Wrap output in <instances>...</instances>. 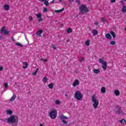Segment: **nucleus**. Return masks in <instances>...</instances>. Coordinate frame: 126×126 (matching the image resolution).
I'll return each instance as SVG.
<instances>
[{"instance_id":"nucleus-1","label":"nucleus","mask_w":126,"mask_h":126,"mask_svg":"<svg viewBox=\"0 0 126 126\" xmlns=\"http://www.w3.org/2000/svg\"><path fill=\"white\" fill-rule=\"evenodd\" d=\"M7 120V123L9 125L14 124L13 126H17V124H18V117L17 116L12 115Z\"/></svg>"},{"instance_id":"nucleus-2","label":"nucleus","mask_w":126,"mask_h":126,"mask_svg":"<svg viewBox=\"0 0 126 126\" xmlns=\"http://www.w3.org/2000/svg\"><path fill=\"white\" fill-rule=\"evenodd\" d=\"M79 10L80 14H84V13L88 12L89 8L86 5H81L79 8Z\"/></svg>"},{"instance_id":"nucleus-3","label":"nucleus","mask_w":126,"mask_h":126,"mask_svg":"<svg viewBox=\"0 0 126 126\" xmlns=\"http://www.w3.org/2000/svg\"><path fill=\"white\" fill-rule=\"evenodd\" d=\"M58 112L56 110H51L48 113V116L52 120H55L57 119Z\"/></svg>"},{"instance_id":"nucleus-4","label":"nucleus","mask_w":126,"mask_h":126,"mask_svg":"<svg viewBox=\"0 0 126 126\" xmlns=\"http://www.w3.org/2000/svg\"><path fill=\"white\" fill-rule=\"evenodd\" d=\"M74 97L78 101H80V100H82V99L83 98V94H82L80 92L76 91L75 93Z\"/></svg>"},{"instance_id":"nucleus-5","label":"nucleus","mask_w":126,"mask_h":126,"mask_svg":"<svg viewBox=\"0 0 126 126\" xmlns=\"http://www.w3.org/2000/svg\"><path fill=\"white\" fill-rule=\"evenodd\" d=\"M92 101L93 103V107H94V109H97L98 106H99V100H97L96 98H95V96H93Z\"/></svg>"},{"instance_id":"nucleus-6","label":"nucleus","mask_w":126,"mask_h":126,"mask_svg":"<svg viewBox=\"0 0 126 126\" xmlns=\"http://www.w3.org/2000/svg\"><path fill=\"white\" fill-rule=\"evenodd\" d=\"M98 61L99 62V63H102V67L103 68V69H104V70H106V68H107V62L106 61H103V59H99Z\"/></svg>"},{"instance_id":"nucleus-7","label":"nucleus","mask_w":126,"mask_h":126,"mask_svg":"<svg viewBox=\"0 0 126 126\" xmlns=\"http://www.w3.org/2000/svg\"><path fill=\"white\" fill-rule=\"evenodd\" d=\"M0 32L1 34H3V35H9L10 32L5 30V27H3L1 28Z\"/></svg>"},{"instance_id":"nucleus-8","label":"nucleus","mask_w":126,"mask_h":126,"mask_svg":"<svg viewBox=\"0 0 126 126\" xmlns=\"http://www.w3.org/2000/svg\"><path fill=\"white\" fill-rule=\"evenodd\" d=\"M59 118L61 120L63 124H65V125H67V122L64 120H68V118L66 116L63 115H62L59 116Z\"/></svg>"},{"instance_id":"nucleus-9","label":"nucleus","mask_w":126,"mask_h":126,"mask_svg":"<svg viewBox=\"0 0 126 126\" xmlns=\"http://www.w3.org/2000/svg\"><path fill=\"white\" fill-rule=\"evenodd\" d=\"M115 112L118 115L123 114V110H122V107L119 105H117L115 108Z\"/></svg>"},{"instance_id":"nucleus-10","label":"nucleus","mask_w":126,"mask_h":126,"mask_svg":"<svg viewBox=\"0 0 126 126\" xmlns=\"http://www.w3.org/2000/svg\"><path fill=\"white\" fill-rule=\"evenodd\" d=\"M77 85H79V81H78V80H75L72 84V86L75 87V86H77Z\"/></svg>"},{"instance_id":"nucleus-11","label":"nucleus","mask_w":126,"mask_h":126,"mask_svg":"<svg viewBox=\"0 0 126 126\" xmlns=\"http://www.w3.org/2000/svg\"><path fill=\"white\" fill-rule=\"evenodd\" d=\"M42 33H43V30H39L37 32L36 35H37V36H38V37H41V34H42Z\"/></svg>"},{"instance_id":"nucleus-12","label":"nucleus","mask_w":126,"mask_h":126,"mask_svg":"<svg viewBox=\"0 0 126 126\" xmlns=\"http://www.w3.org/2000/svg\"><path fill=\"white\" fill-rule=\"evenodd\" d=\"M105 37L107 38V39H109V40H111L112 39V35L110 33H106L105 34Z\"/></svg>"},{"instance_id":"nucleus-13","label":"nucleus","mask_w":126,"mask_h":126,"mask_svg":"<svg viewBox=\"0 0 126 126\" xmlns=\"http://www.w3.org/2000/svg\"><path fill=\"white\" fill-rule=\"evenodd\" d=\"M63 10H64V8H62L60 10H55V12H56V13H60L63 12Z\"/></svg>"},{"instance_id":"nucleus-14","label":"nucleus","mask_w":126,"mask_h":126,"mask_svg":"<svg viewBox=\"0 0 126 126\" xmlns=\"http://www.w3.org/2000/svg\"><path fill=\"white\" fill-rule=\"evenodd\" d=\"M4 9L6 11H7V10H9V6L7 4L4 5Z\"/></svg>"},{"instance_id":"nucleus-15","label":"nucleus","mask_w":126,"mask_h":126,"mask_svg":"<svg viewBox=\"0 0 126 126\" xmlns=\"http://www.w3.org/2000/svg\"><path fill=\"white\" fill-rule=\"evenodd\" d=\"M119 123H120V124H122V125H125V124H126V121L125 119H122L121 120H120Z\"/></svg>"},{"instance_id":"nucleus-16","label":"nucleus","mask_w":126,"mask_h":126,"mask_svg":"<svg viewBox=\"0 0 126 126\" xmlns=\"http://www.w3.org/2000/svg\"><path fill=\"white\" fill-rule=\"evenodd\" d=\"M94 73H96V74H98L100 72V70L98 69H94L93 70Z\"/></svg>"},{"instance_id":"nucleus-17","label":"nucleus","mask_w":126,"mask_h":126,"mask_svg":"<svg viewBox=\"0 0 126 126\" xmlns=\"http://www.w3.org/2000/svg\"><path fill=\"white\" fill-rule=\"evenodd\" d=\"M48 87L50 89H53L54 88V83H51L48 85Z\"/></svg>"},{"instance_id":"nucleus-18","label":"nucleus","mask_w":126,"mask_h":126,"mask_svg":"<svg viewBox=\"0 0 126 126\" xmlns=\"http://www.w3.org/2000/svg\"><path fill=\"white\" fill-rule=\"evenodd\" d=\"M114 94L116 95V96H120V91L119 90H115L114 92Z\"/></svg>"},{"instance_id":"nucleus-19","label":"nucleus","mask_w":126,"mask_h":126,"mask_svg":"<svg viewBox=\"0 0 126 126\" xmlns=\"http://www.w3.org/2000/svg\"><path fill=\"white\" fill-rule=\"evenodd\" d=\"M24 64H25V66H23V68H24V69H26V68L28 67V64L27 63L24 62Z\"/></svg>"},{"instance_id":"nucleus-20","label":"nucleus","mask_w":126,"mask_h":126,"mask_svg":"<svg viewBox=\"0 0 126 126\" xmlns=\"http://www.w3.org/2000/svg\"><path fill=\"white\" fill-rule=\"evenodd\" d=\"M110 34L112 35L113 38H116V33H115V32L111 31L110 32Z\"/></svg>"},{"instance_id":"nucleus-21","label":"nucleus","mask_w":126,"mask_h":126,"mask_svg":"<svg viewBox=\"0 0 126 126\" xmlns=\"http://www.w3.org/2000/svg\"><path fill=\"white\" fill-rule=\"evenodd\" d=\"M106 93V88L103 87L101 89V93Z\"/></svg>"},{"instance_id":"nucleus-22","label":"nucleus","mask_w":126,"mask_h":126,"mask_svg":"<svg viewBox=\"0 0 126 126\" xmlns=\"http://www.w3.org/2000/svg\"><path fill=\"white\" fill-rule=\"evenodd\" d=\"M122 12H124V13L126 12V6L125 5H123L122 7Z\"/></svg>"},{"instance_id":"nucleus-23","label":"nucleus","mask_w":126,"mask_h":126,"mask_svg":"<svg viewBox=\"0 0 126 126\" xmlns=\"http://www.w3.org/2000/svg\"><path fill=\"white\" fill-rule=\"evenodd\" d=\"M7 115H11L12 114V111L10 110H6Z\"/></svg>"},{"instance_id":"nucleus-24","label":"nucleus","mask_w":126,"mask_h":126,"mask_svg":"<svg viewBox=\"0 0 126 126\" xmlns=\"http://www.w3.org/2000/svg\"><path fill=\"white\" fill-rule=\"evenodd\" d=\"M15 44H16V45L18 46V47H23V45L19 42H17Z\"/></svg>"},{"instance_id":"nucleus-25","label":"nucleus","mask_w":126,"mask_h":126,"mask_svg":"<svg viewBox=\"0 0 126 126\" xmlns=\"http://www.w3.org/2000/svg\"><path fill=\"white\" fill-rule=\"evenodd\" d=\"M36 16L37 18H40L41 17H42V14L41 13H38L36 15Z\"/></svg>"},{"instance_id":"nucleus-26","label":"nucleus","mask_w":126,"mask_h":126,"mask_svg":"<svg viewBox=\"0 0 126 126\" xmlns=\"http://www.w3.org/2000/svg\"><path fill=\"white\" fill-rule=\"evenodd\" d=\"M47 81H48V78H47L46 77H44L42 79V81L43 82H47Z\"/></svg>"},{"instance_id":"nucleus-27","label":"nucleus","mask_w":126,"mask_h":126,"mask_svg":"<svg viewBox=\"0 0 126 126\" xmlns=\"http://www.w3.org/2000/svg\"><path fill=\"white\" fill-rule=\"evenodd\" d=\"M72 32V30L70 28L67 29V33H71Z\"/></svg>"},{"instance_id":"nucleus-28","label":"nucleus","mask_w":126,"mask_h":126,"mask_svg":"<svg viewBox=\"0 0 126 126\" xmlns=\"http://www.w3.org/2000/svg\"><path fill=\"white\" fill-rule=\"evenodd\" d=\"M93 33L94 35H97L98 34V32L96 30H94L93 31Z\"/></svg>"},{"instance_id":"nucleus-29","label":"nucleus","mask_w":126,"mask_h":126,"mask_svg":"<svg viewBox=\"0 0 126 126\" xmlns=\"http://www.w3.org/2000/svg\"><path fill=\"white\" fill-rule=\"evenodd\" d=\"M85 44H86V46H89V45H90V41L87 40Z\"/></svg>"},{"instance_id":"nucleus-30","label":"nucleus","mask_w":126,"mask_h":126,"mask_svg":"<svg viewBox=\"0 0 126 126\" xmlns=\"http://www.w3.org/2000/svg\"><path fill=\"white\" fill-rule=\"evenodd\" d=\"M47 11H48V8L46 7L44 8L43 9V13H45V12H47Z\"/></svg>"},{"instance_id":"nucleus-31","label":"nucleus","mask_w":126,"mask_h":126,"mask_svg":"<svg viewBox=\"0 0 126 126\" xmlns=\"http://www.w3.org/2000/svg\"><path fill=\"white\" fill-rule=\"evenodd\" d=\"M116 44V41H112L110 42V45H114Z\"/></svg>"},{"instance_id":"nucleus-32","label":"nucleus","mask_w":126,"mask_h":126,"mask_svg":"<svg viewBox=\"0 0 126 126\" xmlns=\"http://www.w3.org/2000/svg\"><path fill=\"white\" fill-rule=\"evenodd\" d=\"M55 103L57 105H60V104H61V101L59 100H56Z\"/></svg>"},{"instance_id":"nucleus-33","label":"nucleus","mask_w":126,"mask_h":126,"mask_svg":"<svg viewBox=\"0 0 126 126\" xmlns=\"http://www.w3.org/2000/svg\"><path fill=\"white\" fill-rule=\"evenodd\" d=\"M15 99V96H14V95H13L10 99V101L11 102H12V101H14V100Z\"/></svg>"},{"instance_id":"nucleus-34","label":"nucleus","mask_w":126,"mask_h":126,"mask_svg":"<svg viewBox=\"0 0 126 126\" xmlns=\"http://www.w3.org/2000/svg\"><path fill=\"white\" fill-rule=\"evenodd\" d=\"M44 4H45V5H46L47 6H48V5H49V1L46 0L44 2Z\"/></svg>"},{"instance_id":"nucleus-35","label":"nucleus","mask_w":126,"mask_h":126,"mask_svg":"<svg viewBox=\"0 0 126 126\" xmlns=\"http://www.w3.org/2000/svg\"><path fill=\"white\" fill-rule=\"evenodd\" d=\"M52 46L53 49H54V50H56L57 46H56V45L55 44H52Z\"/></svg>"},{"instance_id":"nucleus-36","label":"nucleus","mask_w":126,"mask_h":126,"mask_svg":"<svg viewBox=\"0 0 126 126\" xmlns=\"http://www.w3.org/2000/svg\"><path fill=\"white\" fill-rule=\"evenodd\" d=\"M38 21V22H41V21H43V19L41 17L39 18Z\"/></svg>"},{"instance_id":"nucleus-37","label":"nucleus","mask_w":126,"mask_h":126,"mask_svg":"<svg viewBox=\"0 0 126 126\" xmlns=\"http://www.w3.org/2000/svg\"><path fill=\"white\" fill-rule=\"evenodd\" d=\"M84 61V58H83V57H81L80 59V62L82 63V62H83Z\"/></svg>"},{"instance_id":"nucleus-38","label":"nucleus","mask_w":126,"mask_h":126,"mask_svg":"<svg viewBox=\"0 0 126 126\" xmlns=\"http://www.w3.org/2000/svg\"><path fill=\"white\" fill-rule=\"evenodd\" d=\"M76 2L78 3V4L80 5V0H76Z\"/></svg>"},{"instance_id":"nucleus-39","label":"nucleus","mask_w":126,"mask_h":126,"mask_svg":"<svg viewBox=\"0 0 126 126\" xmlns=\"http://www.w3.org/2000/svg\"><path fill=\"white\" fill-rule=\"evenodd\" d=\"M29 19L30 21H32V20H33V17H29Z\"/></svg>"},{"instance_id":"nucleus-40","label":"nucleus","mask_w":126,"mask_h":126,"mask_svg":"<svg viewBox=\"0 0 126 126\" xmlns=\"http://www.w3.org/2000/svg\"><path fill=\"white\" fill-rule=\"evenodd\" d=\"M40 61H42L43 62H47V59H43L42 58L40 59Z\"/></svg>"},{"instance_id":"nucleus-41","label":"nucleus","mask_w":126,"mask_h":126,"mask_svg":"<svg viewBox=\"0 0 126 126\" xmlns=\"http://www.w3.org/2000/svg\"><path fill=\"white\" fill-rule=\"evenodd\" d=\"M101 21L102 22H105V18H101Z\"/></svg>"},{"instance_id":"nucleus-42","label":"nucleus","mask_w":126,"mask_h":126,"mask_svg":"<svg viewBox=\"0 0 126 126\" xmlns=\"http://www.w3.org/2000/svg\"><path fill=\"white\" fill-rule=\"evenodd\" d=\"M7 86H8L7 84V83H5L4 84V87H5V88H7Z\"/></svg>"},{"instance_id":"nucleus-43","label":"nucleus","mask_w":126,"mask_h":126,"mask_svg":"<svg viewBox=\"0 0 126 126\" xmlns=\"http://www.w3.org/2000/svg\"><path fill=\"white\" fill-rule=\"evenodd\" d=\"M2 69H3V66H0V71H1V70H2Z\"/></svg>"},{"instance_id":"nucleus-44","label":"nucleus","mask_w":126,"mask_h":126,"mask_svg":"<svg viewBox=\"0 0 126 126\" xmlns=\"http://www.w3.org/2000/svg\"><path fill=\"white\" fill-rule=\"evenodd\" d=\"M70 1V2H74V0H68Z\"/></svg>"},{"instance_id":"nucleus-45","label":"nucleus","mask_w":126,"mask_h":126,"mask_svg":"<svg viewBox=\"0 0 126 126\" xmlns=\"http://www.w3.org/2000/svg\"><path fill=\"white\" fill-rule=\"evenodd\" d=\"M111 2H116V0H111Z\"/></svg>"},{"instance_id":"nucleus-46","label":"nucleus","mask_w":126,"mask_h":126,"mask_svg":"<svg viewBox=\"0 0 126 126\" xmlns=\"http://www.w3.org/2000/svg\"><path fill=\"white\" fill-rule=\"evenodd\" d=\"M33 75H37V72H35L34 73H33Z\"/></svg>"},{"instance_id":"nucleus-47","label":"nucleus","mask_w":126,"mask_h":126,"mask_svg":"<svg viewBox=\"0 0 126 126\" xmlns=\"http://www.w3.org/2000/svg\"><path fill=\"white\" fill-rule=\"evenodd\" d=\"M51 3H54L55 2V0H53L52 1H50Z\"/></svg>"},{"instance_id":"nucleus-48","label":"nucleus","mask_w":126,"mask_h":126,"mask_svg":"<svg viewBox=\"0 0 126 126\" xmlns=\"http://www.w3.org/2000/svg\"><path fill=\"white\" fill-rule=\"evenodd\" d=\"M98 23L97 22H96L94 23L95 25H98Z\"/></svg>"},{"instance_id":"nucleus-49","label":"nucleus","mask_w":126,"mask_h":126,"mask_svg":"<svg viewBox=\"0 0 126 126\" xmlns=\"http://www.w3.org/2000/svg\"><path fill=\"white\" fill-rule=\"evenodd\" d=\"M1 39H2V35H0V40H1Z\"/></svg>"},{"instance_id":"nucleus-50","label":"nucleus","mask_w":126,"mask_h":126,"mask_svg":"<svg viewBox=\"0 0 126 126\" xmlns=\"http://www.w3.org/2000/svg\"><path fill=\"white\" fill-rule=\"evenodd\" d=\"M63 3L64 4H65V5H66V4H67L66 1L63 2Z\"/></svg>"},{"instance_id":"nucleus-51","label":"nucleus","mask_w":126,"mask_h":126,"mask_svg":"<svg viewBox=\"0 0 126 126\" xmlns=\"http://www.w3.org/2000/svg\"><path fill=\"white\" fill-rule=\"evenodd\" d=\"M11 39H12V41H14V38H13V36H12Z\"/></svg>"},{"instance_id":"nucleus-52","label":"nucleus","mask_w":126,"mask_h":126,"mask_svg":"<svg viewBox=\"0 0 126 126\" xmlns=\"http://www.w3.org/2000/svg\"><path fill=\"white\" fill-rule=\"evenodd\" d=\"M40 0V1H46V0Z\"/></svg>"},{"instance_id":"nucleus-53","label":"nucleus","mask_w":126,"mask_h":126,"mask_svg":"<svg viewBox=\"0 0 126 126\" xmlns=\"http://www.w3.org/2000/svg\"><path fill=\"white\" fill-rule=\"evenodd\" d=\"M39 70V68H37L36 69V70L35 71V72H38V71Z\"/></svg>"},{"instance_id":"nucleus-54","label":"nucleus","mask_w":126,"mask_h":126,"mask_svg":"<svg viewBox=\"0 0 126 126\" xmlns=\"http://www.w3.org/2000/svg\"><path fill=\"white\" fill-rule=\"evenodd\" d=\"M65 97H66V98H67V97H68L67 94H65Z\"/></svg>"},{"instance_id":"nucleus-55","label":"nucleus","mask_w":126,"mask_h":126,"mask_svg":"<svg viewBox=\"0 0 126 126\" xmlns=\"http://www.w3.org/2000/svg\"><path fill=\"white\" fill-rule=\"evenodd\" d=\"M6 120V119H3V121L2 122H5V120Z\"/></svg>"},{"instance_id":"nucleus-56","label":"nucleus","mask_w":126,"mask_h":126,"mask_svg":"<svg viewBox=\"0 0 126 126\" xmlns=\"http://www.w3.org/2000/svg\"><path fill=\"white\" fill-rule=\"evenodd\" d=\"M3 119H0V121H3Z\"/></svg>"},{"instance_id":"nucleus-57","label":"nucleus","mask_w":126,"mask_h":126,"mask_svg":"<svg viewBox=\"0 0 126 126\" xmlns=\"http://www.w3.org/2000/svg\"><path fill=\"white\" fill-rule=\"evenodd\" d=\"M40 126H43V125L42 124H40Z\"/></svg>"},{"instance_id":"nucleus-58","label":"nucleus","mask_w":126,"mask_h":126,"mask_svg":"<svg viewBox=\"0 0 126 126\" xmlns=\"http://www.w3.org/2000/svg\"><path fill=\"white\" fill-rule=\"evenodd\" d=\"M59 1L62 2L63 1V0H60Z\"/></svg>"},{"instance_id":"nucleus-59","label":"nucleus","mask_w":126,"mask_h":126,"mask_svg":"<svg viewBox=\"0 0 126 126\" xmlns=\"http://www.w3.org/2000/svg\"><path fill=\"white\" fill-rule=\"evenodd\" d=\"M125 0V1H126V0Z\"/></svg>"},{"instance_id":"nucleus-60","label":"nucleus","mask_w":126,"mask_h":126,"mask_svg":"<svg viewBox=\"0 0 126 126\" xmlns=\"http://www.w3.org/2000/svg\"><path fill=\"white\" fill-rule=\"evenodd\" d=\"M125 30H126V28H125Z\"/></svg>"}]
</instances>
